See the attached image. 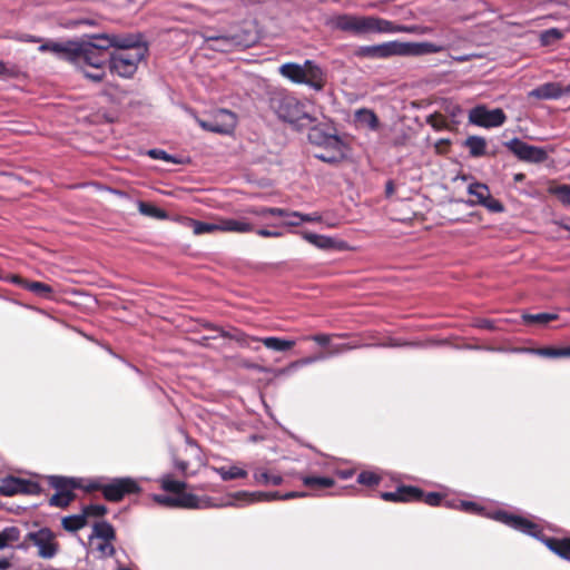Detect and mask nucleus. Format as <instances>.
<instances>
[{
    "instance_id": "11",
    "label": "nucleus",
    "mask_w": 570,
    "mask_h": 570,
    "mask_svg": "<svg viewBox=\"0 0 570 570\" xmlns=\"http://www.w3.org/2000/svg\"><path fill=\"white\" fill-rule=\"evenodd\" d=\"M507 116L501 108L489 110L485 106L479 105L469 111V121L483 128L502 126Z\"/></svg>"
},
{
    "instance_id": "32",
    "label": "nucleus",
    "mask_w": 570,
    "mask_h": 570,
    "mask_svg": "<svg viewBox=\"0 0 570 570\" xmlns=\"http://www.w3.org/2000/svg\"><path fill=\"white\" fill-rule=\"evenodd\" d=\"M87 38L88 40H85V43H90L99 51L108 52V50L112 48V35L96 33L87 36Z\"/></svg>"
},
{
    "instance_id": "39",
    "label": "nucleus",
    "mask_w": 570,
    "mask_h": 570,
    "mask_svg": "<svg viewBox=\"0 0 570 570\" xmlns=\"http://www.w3.org/2000/svg\"><path fill=\"white\" fill-rule=\"evenodd\" d=\"M138 210L140 214H142L145 216L154 217L157 219L167 218V213L164 209L158 208V207H156L151 204L145 203V202L138 203Z\"/></svg>"
},
{
    "instance_id": "42",
    "label": "nucleus",
    "mask_w": 570,
    "mask_h": 570,
    "mask_svg": "<svg viewBox=\"0 0 570 570\" xmlns=\"http://www.w3.org/2000/svg\"><path fill=\"white\" fill-rule=\"evenodd\" d=\"M468 193L476 197V203L480 205L490 195V190L487 185L481 183H472L468 186Z\"/></svg>"
},
{
    "instance_id": "22",
    "label": "nucleus",
    "mask_w": 570,
    "mask_h": 570,
    "mask_svg": "<svg viewBox=\"0 0 570 570\" xmlns=\"http://www.w3.org/2000/svg\"><path fill=\"white\" fill-rule=\"evenodd\" d=\"M112 48H116V51H136L138 48H146L140 35H112Z\"/></svg>"
},
{
    "instance_id": "60",
    "label": "nucleus",
    "mask_w": 570,
    "mask_h": 570,
    "mask_svg": "<svg viewBox=\"0 0 570 570\" xmlns=\"http://www.w3.org/2000/svg\"><path fill=\"white\" fill-rule=\"evenodd\" d=\"M104 485H106V483H102L101 480L94 479L88 482V484L85 487V490L87 492L101 491V493L104 494Z\"/></svg>"
},
{
    "instance_id": "56",
    "label": "nucleus",
    "mask_w": 570,
    "mask_h": 570,
    "mask_svg": "<svg viewBox=\"0 0 570 570\" xmlns=\"http://www.w3.org/2000/svg\"><path fill=\"white\" fill-rule=\"evenodd\" d=\"M96 550L100 553V557H111L115 554V548L110 541H102L97 544Z\"/></svg>"
},
{
    "instance_id": "13",
    "label": "nucleus",
    "mask_w": 570,
    "mask_h": 570,
    "mask_svg": "<svg viewBox=\"0 0 570 570\" xmlns=\"http://www.w3.org/2000/svg\"><path fill=\"white\" fill-rule=\"evenodd\" d=\"M282 500V494L278 491L272 492H247V491H238L235 492L226 499L225 502L219 504V507H245L254 502L262 501H274Z\"/></svg>"
},
{
    "instance_id": "3",
    "label": "nucleus",
    "mask_w": 570,
    "mask_h": 570,
    "mask_svg": "<svg viewBox=\"0 0 570 570\" xmlns=\"http://www.w3.org/2000/svg\"><path fill=\"white\" fill-rule=\"evenodd\" d=\"M493 518L499 522L520 531L524 534L533 537L543 542L552 552L559 557L570 560V539L548 538L542 533L541 528L531 520L521 515L511 514L503 510H498Z\"/></svg>"
},
{
    "instance_id": "7",
    "label": "nucleus",
    "mask_w": 570,
    "mask_h": 570,
    "mask_svg": "<svg viewBox=\"0 0 570 570\" xmlns=\"http://www.w3.org/2000/svg\"><path fill=\"white\" fill-rule=\"evenodd\" d=\"M140 492L141 487L130 476L114 478L104 485V498L110 502H119L128 494Z\"/></svg>"
},
{
    "instance_id": "20",
    "label": "nucleus",
    "mask_w": 570,
    "mask_h": 570,
    "mask_svg": "<svg viewBox=\"0 0 570 570\" xmlns=\"http://www.w3.org/2000/svg\"><path fill=\"white\" fill-rule=\"evenodd\" d=\"M177 508L184 509H206L216 507L212 503V499L207 497H197L193 493L184 492V490L176 495Z\"/></svg>"
},
{
    "instance_id": "34",
    "label": "nucleus",
    "mask_w": 570,
    "mask_h": 570,
    "mask_svg": "<svg viewBox=\"0 0 570 570\" xmlns=\"http://www.w3.org/2000/svg\"><path fill=\"white\" fill-rule=\"evenodd\" d=\"M159 482L164 491L171 492L174 495H178L187 487L185 481L174 480L170 474H164Z\"/></svg>"
},
{
    "instance_id": "5",
    "label": "nucleus",
    "mask_w": 570,
    "mask_h": 570,
    "mask_svg": "<svg viewBox=\"0 0 570 570\" xmlns=\"http://www.w3.org/2000/svg\"><path fill=\"white\" fill-rule=\"evenodd\" d=\"M146 52L147 48H138L136 51H115L109 55L108 67L112 73L121 78H130L137 71L138 63Z\"/></svg>"
},
{
    "instance_id": "59",
    "label": "nucleus",
    "mask_w": 570,
    "mask_h": 570,
    "mask_svg": "<svg viewBox=\"0 0 570 570\" xmlns=\"http://www.w3.org/2000/svg\"><path fill=\"white\" fill-rule=\"evenodd\" d=\"M293 217L299 218L301 224L302 223H312V222H320L321 216L316 213L314 214H302L299 212H293Z\"/></svg>"
},
{
    "instance_id": "6",
    "label": "nucleus",
    "mask_w": 570,
    "mask_h": 570,
    "mask_svg": "<svg viewBox=\"0 0 570 570\" xmlns=\"http://www.w3.org/2000/svg\"><path fill=\"white\" fill-rule=\"evenodd\" d=\"M503 145L521 161L529 164L544 163L548 157V150L543 147L529 145L520 138H512Z\"/></svg>"
},
{
    "instance_id": "26",
    "label": "nucleus",
    "mask_w": 570,
    "mask_h": 570,
    "mask_svg": "<svg viewBox=\"0 0 570 570\" xmlns=\"http://www.w3.org/2000/svg\"><path fill=\"white\" fill-rule=\"evenodd\" d=\"M48 481L49 484L59 492H72V489L80 488L81 480L77 478L50 475Z\"/></svg>"
},
{
    "instance_id": "17",
    "label": "nucleus",
    "mask_w": 570,
    "mask_h": 570,
    "mask_svg": "<svg viewBox=\"0 0 570 570\" xmlns=\"http://www.w3.org/2000/svg\"><path fill=\"white\" fill-rule=\"evenodd\" d=\"M423 495V491L416 487L402 485L395 491L383 492L381 498L391 502H413Z\"/></svg>"
},
{
    "instance_id": "18",
    "label": "nucleus",
    "mask_w": 570,
    "mask_h": 570,
    "mask_svg": "<svg viewBox=\"0 0 570 570\" xmlns=\"http://www.w3.org/2000/svg\"><path fill=\"white\" fill-rule=\"evenodd\" d=\"M215 330L218 332V336L233 340L240 347H247L255 352L259 350L258 345L252 346L253 342H255V343L258 342V336L248 335L244 331L236 328V327H232L229 330H223L220 327H215Z\"/></svg>"
},
{
    "instance_id": "33",
    "label": "nucleus",
    "mask_w": 570,
    "mask_h": 570,
    "mask_svg": "<svg viewBox=\"0 0 570 570\" xmlns=\"http://www.w3.org/2000/svg\"><path fill=\"white\" fill-rule=\"evenodd\" d=\"M301 480L305 487L320 490L331 488L335 483L334 479L330 476L303 475Z\"/></svg>"
},
{
    "instance_id": "53",
    "label": "nucleus",
    "mask_w": 570,
    "mask_h": 570,
    "mask_svg": "<svg viewBox=\"0 0 570 570\" xmlns=\"http://www.w3.org/2000/svg\"><path fill=\"white\" fill-rule=\"evenodd\" d=\"M426 122L435 130H443L448 127L446 118L439 114L430 115Z\"/></svg>"
},
{
    "instance_id": "16",
    "label": "nucleus",
    "mask_w": 570,
    "mask_h": 570,
    "mask_svg": "<svg viewBox=\"0 0 570 570\" xmlns=\"http://www.w3.org/2000/svg\"><path fill=\"white\" fill-rule=\"evenodd\" d=\"M304 82L303 85L315 91H322L326 85V71L313 60L304 62Z\"/></svg>"
},
{
    "instance_id": "4",
    "label": "nucleus",
    "mask_w": 570,
    "mask_h": 570,
    "mask_svg": "<svg viewBox=\"0 0 570 570\" xmlns=\"http://www.w3.org/2000/svg\"><path fill=\"white\" fill-rule=\"evenodd\" d=\"M272 106L277 116L298 129L311 126L315 119L305 110V105L288 94L278 95L272 99Z\"/></svg>"
},
{
    "instance_id": "55",
    "label": "nucleus",
    "mask_w": 570,
    "mask_h": 570,
    "mask_svg": "<svg viewBox=\"0 0 570 570\" xmlns=\"http://www.w3.org/2000/svg\"><path fill=\"white\" fill-rule=\"evenodd\" d=\"M554 194L563 205L570 206V185L558 186Z\"/></svg>"
},
{
    "instance_id": "9",
    "label": "nucleus",
    "mask_w": 570,
    "mask_h": 570,
    "mask_svg": "<svg viewBox=\"0 0 570 570\" xmlns=\"http://www.w3.org/2000/svg\"><path fill=\"white\" fill-rule=\"evenodd\" d=\"M26 541H31L38 548V556L42 559H52L59 550L56 541V534L49 528H41L37 531L28 532Z\"/></svg>"
},
{
    "instance_id": "36",
    "label": "nucleus",
    "mask_w": 570,
    "mask_h": 570,
    "mask_svg": "<svg viewBox=\"0 0 570 570\" xmlns=\"http://www.w3.org/2000/svg\"><path fill=\"white\" fill-rule=\"evenodd\" d=\"M87 524L86 514L68 515L62 519V527L69 532H76Z\"/></svg>"
},
{
    "instance_id": "46",
    "label": "nucleus",
    "mask_w": 570,
    "mask_h": 570,
    "mask_svg": "<svg viewBox=\"0 0 570 570\" xmlns=\"http://www.w3.org/2000/svg\"><path fill=\"white\" fill-rule=\"evenodd\" d=\"M75 495L72 492H59L57 491L49 500V504L52 507L66 508L73 500Z\"/></svg>"
},
{
    "instance_id": "27",
    "label": "nucleus",
    "mask_w": 570,
    "mask_h": 570,
    "mask_svg": "<svg viewBox=\"0 0 570 570\" xmlns=\"http://www.w3.org/2000/svg\"><path fill=\"white\" fill-rule=\"evenodd\" d=\"M463 146L469 149V154L472 158H479L487 154V140L481 136H469Z\"/></svg>"
},
{
    "instance_id": "47",
    "label": "nucleus",
    "mask_w": 570,
    "mask_h": 570,
    "mask_svg": "<svg viewBox=\"0 0 570 570\" xmlns=\"http://www.w3.org/2000/svg\"><path fill=\"white\" fill-rule=\"evenodd\" d=\"M381 481L380 475L372 471H362L357 475V482L363 485L373 487L379 484Z\"/></svg>"
},
{
    "instance_id": "63",
    "label": "nucleus",
    "mask_w": 570,
    "mask_h": 570,
    "mask_svg": "<svg viewBox=\"0 0 570 570\" xmlns=\"http://www.w3.org/2000/svg\"><path fill=\"white\" fill-rule=\"evenodd\" d=\"M293 212H289L285 208L271 207L269 215L274 217H293Z\"/></svg>"
},
{
    "instance_id": "8",
    "label": "nucleus",
    "mask_w": 570,
    "mask_h": 570,
    "mask_svg": "<svg viewBox=\"0 0 570 570\" xmlns=\"http://www.w3.org/2000/svg\"><path fill=\"white\" fill-rule=\"evenodd\" d=\"M109 60V53L99 51L94 48L90 43H85V40L76 42L75 55L72 62L76 66L87 65L92 68L105 67Z\"/></svg>"
},
{
    "instance_id": "21",
    "label": "nucleus",
    "mask_w": 570,
    "mask_h": 570,
    "mask_svg": "<svg viewBox=\"0 0 570 570\" xmlns=\"http://www.w3.org/2000/svg\"><path fill=\"white\" fill-rule=\"evenodd\" d=\"M564 94L566 88L562 89L561 86L557 82H546L529 92V96L532 98L541 99V100H550V99H559Z\"/></svg>"
},
{
    "instance_id": "2",
    "label": "nucleus",
    "mask_w": 570,
    "mask_h": 570,
    "mask_svg": "<svg viewBox=\"0 0 570 570\" xmlns=\"http://www.w3.org/2000/svg\"><path fill=\"white\" fill-rule=\"evenodd\" d=\"M307 138L312 145L323 149L314 155L315 158L327 164H336L344 158L345 144L331 120L311 126Z\"/></svg>"
},
{
    "instance_id": "51",
    "label": "nucleus",
    "mask_w": 570,
    "mask_h": 570,
    "mask_svg": "<svg viewBox=\"0 0 570 570\" xmlns=\"http://www.w3.org/2000/svg\"><path fill=\"white\" fill-rule=\"evenodd\" d=\"M108 509L104 504H89L82 509L83 514H86V519L88 517H102L107 513Z\"/></svg>"
},
{
    "instance_id": "19",
    "label": "nucleus",
    "mask_w": 570,
    "mask_h": 570,
    "mask_svg": "<svg viewBox=\"0 0 570 570\" xmlns=\"http://www.w3.org/2000/svg\"><path fill=\"white\" fill-rule=\"evenodd\" d=\"M302 236L306 242H308L309 244L314 245L315 247H317L320 249L343 250L346 248L345 242L332 238L330 236L318 235V234L311 233V232H304L302 234Z\"/></svg>"
},
{
    "instance_id": "31",
    "label": "nucleus",
    "mask_w": 570,
    "mask_h": 570,
    "mask_svg": "<svg viewBox=\"0 0 570 570\" xmlns=\"http://www.w3.org/2000/svg\"><path fill=\"white\" fill-rule=\"evenodd\" d=\"M98 538L104 541H112L116 538L114 527L107 521L96 522L92 527V534L90 539Z\"/></svg>"
},
{
    "instance_id": "64",
    "label": "nucleus",
    "mask_w": 570,
    "mask_h": 570,
    "mask_svg": "<svg viewBox=\"0 0 570 570\" xmlns=\"http://www.w3.org/2000/svg\"><path fill=\"white\" fill-rule=\"evenodd\" d=\"M354 346L353 345H350V344H338V345H332L331 346V351H330V355H336V354H340V353H343L345 351H350V350H353Z\"/></svg>"
},
{
    "instance_id": "25",
    "label": "nucleus",
    "mask_w": 570,
    "mask_h": 570,
    "mask_svg": "<svg viewBox=\"0 0 570 570\" xmlns=\"http://www.w3.org/2000/svg\"><path fill=\"white\" fill-rule=\"evenodd\" d=\"M279 72L283 77L289 79L294 83L303 85L304 80V63L298 65L287 62L281 66Z\"/></svg>"
},
{
    "instance_id": "40",
    "label": "nucleus",
    "mask_w": 570,
    "mask_h": 570,
    "mask_svg": "<svg viewBox=\"0 0 570 570\" xmlns=\"http://www.w3.org/2000/svg\"><path fill=\"white\" fill-rule=\"evenodd\" d=\"M557 314L552 313H538V314H523L522 318L527 324L546 325L551 321L557 320Z\"/></svg>"
},
{
    "instance_id": "62",
    "label": "nucleus",
    "mask_w": 570,
    "mask_h": 570,
    "mask_svg": "<svg viewBox=\"0 0 570 570\" xmlns=\"http://www.w3.org/2000/svg\"><path fill=\"white\" fill-rule=\"evenodd\" d=\"M474 326L478 328H485V330H490V331L495 330L494 321L488 320V318L476 320L474 323Z\"/></svg>"
},
{
    "instance_id": "15",
    "label": "nucleus",
    "mask_w": 570,
    "mask_h": 570,
    "mask_svg": "<svg viewBox=\"0 0 570 570\" xmlns=\"http://www.w3.org/2000/svg\"><path fill=\"white\" fill-rule=\"evenodd\" d=\"M356 57L368 59H386L397 56V40L379 45L361 46L355 52Z\"/></svg>"
},
{
    "instance_id": "28",
    "label": "nucleus",
    "mask_w": 570,
    "mask_h": 570,
    "mask_svg": "<svg viewBox=\"0 0 570 570\" xmlns=\"http://www.w3.org/2000/svg\"><path fill=\"white\" fill-rule=\"evenodd\" d=\"M355 121L371 130L379 128L380 121L376 114L367 108L357 109L354 114Z\"/></svg>"
},
{
    "instance_id": "10",
    "label": "nucleus",
    "mask_w": 570,
    "mask_h": 570,
    "mask_svg": "<svg viewBox=\"0 0 570 570\" xmlns=\"http://www.w3.org/2000/svg\"><path fill=\"white\" fill-rule=\"evenodd\" d=\"M206 42H213L209 46L210 49L216 51H228L234 46L249 47L256 41V37L250 32L243 33H225L222 36H208L204 35Z\"/></svg>"
},
{
    "instance_id": "24",
    "label": "nucleus",
    "mask_w": 570,
    "mask_h": 570,
    "mask_svg": "<svg viewBox=\"0 0 570 570\" xmlns=\"http://www.w3.org/2000/svg\"><path fill=\"white\" fill-rule=\"evenodd\" d=\"M254 227L246 219L224 218L220 219V232L230 233H249L253 232Z\"/></svg>"
},
{
    "instance_id": "1",
    "label": "nucleus",
    "mask_w": 570,
    "mask_h": 570,
    "mask_svg": "<svg viewBox=\"0 0 570 570\" xmlns=\"http://www.w3.org/2000/svg\"><path fill=\"white\" fill-rule=\"evenodd\" d=\"M327 26L333 30L343 31L354 37L397 32L430 35L433 31V28L429 26L396 24L380 17L358 16L352 13H340L332 16L327 20Z\"/></svg>"
},
{
    "instance_id": "38",
    "label": "nucleus",
    "mask_w": 570,
    "mask_h": 570,
    "mask_svg": "<svg viewBox=\"0 0 570 570\" xmlns=\"http://www.w3.org/2000/svg\"><path fill=\"white\" fill-rule=\"evenodd\" d=\"M534 353L540 356L550 357V358L570 357V346H567V347H541V348L535 350Z\"/></svg>"
},
{
    "instance_id": "52",
    "label": "nucleus",
    "mask_w": 570,
    "mask_h": 570,
    "mask_svg": "<svg viewBox=\"0 0 570 570\" xmlns=\"http://www.w3.org/2000/svg\"><path fill=\"white\" fill-rule=\"evenodd\" d=\"M480 205L485 207L491 213H502L504 210L502 203L499 199L492 197L491 194Z\"/></svg>"
},
{
    "instance_id": "58",
    "label": "nucleus",
    "mask_w": 570,
    "mask_h": 570,
    "mask_svg": "<svg viewBox=\"0 0 570 570\" xmlns=\"http://www.w3.org/2000/svg\"><path fill=\"white\" fill-rule=\"evenodd\" d=\"M105 67L94 68V71H83V75L86 78L95 81L100 82L105 78Z\"/></svg>"
},
{
    "instance_id": "49",
    "label": "nucleus",
    "mask_w": 570,
    "mask_h": 570,
    "mask_svg": "<svg viewBox=\"0 0 570 570\" xmlns=\"http://www.w3.org/2000/svg\"><path fill=\"white\" fill-rule=\"evenodd\" d=\"M420 501H423L424 503H426L428 505H431V507H439V505H442V503H443V497L438 492H429V493L423 492V495L420 499L415 500L414 502H420Z\"/></svg>"
},
{
    "instance_id": "37",
    "label": "nucleus",
    "mask_w": 570,
    "mask_h": 570,
    "mask_svg": "<svg viewBox=\"0 0 570 570\" xmlns=\"http://www.w3.org/2000/svg\"><path fill=\"white\" fill-rule=\"evenodd\" d=\"M254 479L258 484L264 485H279L283 482V478L278 474H271L265 470H256L254 472Z\"/></svg>"
},
{
    "instance_id": "29",
    "label": "nucleus",
    "mask_w": 570,
    "mask_h": 570,
    "mask_svg": "<svg viewBox=\"0 0 570 570\" xmlns=\"http://www.w3.org/2000/svg\"><path fill=\"white\" fill-rule=\"evenodd\" d=\"M214 120L216 121L217 127L227 128L224 132L230 134L236 127V116L234 112L227 109H218L214 115Z\"/></svg>"
},
{
    "instance_id": "50",
    "label": "nucleus",
    "mask_w": 570,
    "mask_h": 570,
    "mask_svg": "<svg viewBox=\"0 0 570 570\" xmlns=\"http://www.w3.org/2000/svg\"><path fill=\"white\" fill-rule=\"evenodd\" d=\"M2 539L4 542V548L9 542H17L20 539V529L17 527H7L2 531Z\"/></svg>"
},
{
    "instance_id": "48",
    "label": "nucleus",
    "mask_w": 570,
    "mask_h": 570,
    "mask_svg": "<svg viewBox=\"0 0 570 570\" xmlns=\"http://www.w3.org/2000/svg\"><path fill=\"white\" fill-rule=\"evenodd\" d=\"M147 155L153 158V159H159V160H164L166 163H170V164H178L179 161L176 159L175 156L166 153L165 150L163 149H158V148H154V149H149L147 151Z\"/></svg>"
},
{
    "instance_id": "61",
    "label": "nucleus",
    "mask_w": 570,
    "mask_h": 570,
    "mask_svg": "<svg viewBox=\"0 0 570 570\" xmlns=\"http://www.w3.org/2000/svg\"><path fill=\"white\" fill-rule=\"evenodd\" d=\"M256 234L262 237H273V238L283 236V233L281 230H276V229L272 230V229H267V228H259L256 230Z\"/></svg>"
},
{
    "instance_id": "43",
    "label": "nucleus",
    "mask_w": 570,
    "mask_h": 570,
    "mask_svg": "<svg viewBox=\"0 0 570 570\" xmlns=\"http://www.w3.org/2000/svg\"><path fill=\"white\" fill-rule=\"evenodd\" d=\"M459 504H460V510L461 511H464L466 513H471V514H478V515H487L485 513V508L483 507H480L479 504H476L475 502H472V501H465V500H460L459 501ZM495 512L491 513V514H488V517H490L491 519L494 520L493 518V514ZM495 521H498L495 519Z\"/></svg>"
},
{
    "instance_id": "30",
    "label": "nucleus",
    "mask_w": 570,
    "mask_h": 570,
    "mask_svg": "<svg viewBox=\"0 0 570 570\" xmlns=\"http://www.w3.org/2000/svg\"><path fill=\"white\" fill-rule=\"evenodd\" d=\"M77 41L56 42L51 41V51L58 58L72 62Z\"/></svg>"
},
{
    "instance_id": "23",
    "label": "nucleus",
    "mask_w": 570,
    "mask_h": 570,
    "mask_svg": "<svg viewBox=\"0 0 570 570\" xmlns=\"http://www.w3.org/2000/svg\"><path fill=\"white\" fill-rule=\"evenodd\" d=\"M262 343L266 348L274 352H286L289 351L294 345V340H286L277 336L258 337V342Z\"/></svg>"
},
{
    "instance_id": "14",
    "label": "nucleus",
    "mask_w": 570,
    "mask_h": 570,
    "mask_svg": "<svg viewBox=\"0 0 570 570\" xmlns=\"http://www.w3.org/2000/svg\"><path fill=\"white\" fill-rule=\"evenodd\" d=\"M446 49L444 45L436 42H403L397 40V56L421 57L431 53H439Z\"/></svg>"
},
{
    "instance_id": "45",
    "label": "nucleus",
    "mask_w": 570,
    "mask_h": 570,
    "mask_svg": "<svg viewBox=\"0 0 570 570\" xmlns=\"http://www.w3.org/2000/svg\"><path fill=\"white\" fill-rule=\"evenodd\" d=\"M562 38H563V32L558 28H550L548 30H544L540 36V40L543 46L554 45L557 41H559Z\"/></svg>"
},
{
    "instance_id": "12",
    "label": "nucleus",
    "mask_w": 570,
    "mask_h": 570,
    "mask_svg": "<svg viewBox=\"0 0 570 570\" xmlns=\"http://www.w3.org/2000/svg\"><path fill=\"white\" fill-rule=\"evenodd\" d=\"M42 488L38 482L17 476H7L1 480L0 494L12 497L16 494L39 495Z\"/></svg>"
},
{
    "instance_id": "35",
    "label": "nucleus",
    "mask_w": 570,
    "mask_h": 570,
    "mask_svg": "<svg viewBox=\"0 0 570 570\" xmlns=\"http://www.w3.org/2000/svg\"><path fill=\"white\" fill-rule=\"evenodd\" d=\"M215 471L219 474V476L224 481L243 479V478L247 476V471L239 466H236V465L219 466V468H216Z\"/></svg>"
},
{
    "instance_id": "54",
    "label": "nucleus",
    "mask_w": 570,
    "mask_h": 570,
    "mask_svg": "<svg viewBox=\"0 0 570 570\" xmlns=\"http://www.w3.org/2000/svg\"><path fill=\"white\" fill-rule=\"evenodd\" d=\"M153 500L158 503L159 505L166 507V508H177V500L176 495H168V494H154Z\"/></svg>"
},
{
    "instance_id": "44",
    "label": "nucleus",
    "mask_w": 570,
    "mask_h": 570,
    "mask_svg": "<svg viewBox=\"0 0 570 570\" xmlns=\"http://www.w3.org/2000/svg\"><path fill=\"white\" fill-rule=\"evenodd\" d=\"M26 289L32 292L40 297H49L52 294V287L41 282H29L26 284Z\"/></svg>"
},
{
    "instance_id": "41",
    "label": "nucleus",
    "mask_w": 570,
    "mask_h": 570,
    "mask_svg": "<svg viewBox=\"0 0 570 570\" xmlns=\"http://www.w3.org/2000/svg\"><path fill=\"white\" fill-rule=\"evenodd\" d=\"M191 227H193L194 234H196V235L220 232V220L216 224L199 222V220H191Z\"/></svg>"
},
{
    "instance_id": "57",
    "label": "nucleus",
    "mask_w": 570,
    "mask_h": 570,
    "mask_svg": "<svg viewBox=\"0 0 570 570\" xmlns=\"http://www.w3.org/2000/svg\"><path fill=\"white\" fill-rule=\"evenodd\" d=\"M198 124L202 128H204L207 131H212V132L219 134V132H225L227 130V128L217 127L214 118L212 120H198Z\"/></svg>"
}]
</instances>
